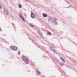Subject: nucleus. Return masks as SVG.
I'll return each mask as SVG.
<instances>
[{"label": "nucleus", "instance_id": "12", "mask_svg": "<svg viewBox=\"0 0 77 77\" xmlns=\"http://www.w3.org/2000/svg\"><path fill=\"white\" fill-rule=\"evenodd\" d=\"M0 9H2V8L1 7V6L0 5Z\"/></svg>", "mask_w": 77, "mask_h": 77}, {"label": "nucleus", "instance_id": "4", "mask_svg": "<svg viewBox=\"0 0 77 77\" xmlns=\"http://www.w3.org/2000/svg\"><path fill=\"white\" fill-rule=\"evenodd\" d=\"M14 47H15V46H11L10 47V49L12 50H13L14 48Z\"/></svg>", "mask_w": 77, "mask_h": 77}, {"label": "nucleus", "instance_id": "10", "mask_svg": "<svg viewBox=\"0 0 77 77\" xmlns=\"http://www.w3.org/2000/svg\"><path fill=\"white\" fill-rule=\"evenodd\" d=\"M19 8H21V5L20 4L19 5Z\"/></svg>", "mask_w": 77, "mask_h": 77}, {"label": "nucleus", "instance_id": "11", "mask_svg": "<svg viewBox=\"0 0 77 77\" xmlns=\"http://www.w3.org/2000/svg\"><path fill=\"white\" fill-rule=\"evenodd\" d=\"M18 54H19V55H20V51H19L18 53Z\"/></svg>", "mask_w": 77, "mask_h": 77}, {"label": "nucleus", "instance_id": "13", "mask_svg": "<svg viewBox=\"0 0 77 77\" xmlns=\"http://www.w3.org/2000/svg\"><path fill=\"white\" fill-rule=\"evenodd\" d=\"M63 65H64V64H63V65L61 64V66H63Z\"/></svg>", "mask_w": 77, "mask_h": 77}, {"label": "nucleus", "instance_id": "7", "mask_svg": "<svg viewBox=\"0 0 77 77\" xmlns=\"http://www.w3.org/2000/svg\"><path fill=\"white\" fill-rule=\"evenodd\" d=\"M43 15L44 17H47V15L45 14H43Z\"/></svg>", "mask_w": 77, "mask_h": 77}, {"label": "nucleus", "instance_id": "2", "mask_svg": "<svg viewBox=\"0 0 77 77\" xmlns=\"http://www.w3.org/2000/svg\"><path fill=\"white\" fill-rule=\"evenodd\" d=\"M31 17L32 18H35V15H34V14L32 12H31Z\"/></svg>", "mask_w": 77, "mask_h": 77}, {"label": "nucleus", "instance_id": "1", "mask_svg": "<svg viewBox=\"0 0 77 77\" xmlns=\"http://www.w3.org/2000/svg\"><path fill=\"white\" fill-rule=\"evenodd\" d=\"M22 59L23 60L24 62L26 63L27 64L29 63V61H28V60L26 58V57L23 56L22 57Z\"/></svg>", "mask_w": 77, "mask_h": 77}, {"label": "nucleus", "instance_id": "15", "mask_svg": "<svg viewBox=\"0 0 77 77\" xmlns=\"http://www.w3.org/2000/svg\"><path fill=\"white\" fill-rule=\"evenodd\" d=\"M33 26L32 25V27H33Z\"/></svg>", "mask_w": 77, "mask_h": 77}, {"label": "nucleus", "instance_id": "5", "mask_svg": "<svg viewBox=\"0 0 77 77\" xmlns=\"http://www.w3.org/2000/svg\"><path fill=\"white\" fill-rule=\"evenodd\" d=\"M13 50L16 51L17 50V48L15 46H14V48H13Z\"/></svg>", "mask_w": 77, "mask_h": 77}, {"label": "nucleus", "instance_id": "14", "mask_svg": "<svg viewBox=\"0 0 77 77\" xmlns=\"http://www.w3.org/2000/svg\"><path fill=\"white\" fill-rule=\"evenodd\" d=\"M38 73H40V72H38Z\"/></svg>", "mask_w": 77, "mask_h": 77}, {"label": "nucleus", "instance_id": "9", "mask_svg": "<svg viewBox=\"0 0 77 77\" xmlns=\"http://www.w3.org/2000/svg\"><path fill=\"white\" fill-rule=\"evenodd\" d=\"M48 35H51V33L49 32H48Z\"/></svg>", "mask_w": 77, "mask_h": 77}, {"label": "nucleus", "instance_id": "3", "mask_svg": "<svg viewBox=\"0 0 77 77\" xmlns=\"http://www.w3.org/2000/svg\"><path fill=\"white\" fill-rule=\"evenodd\" d=\"M19 17L20 18H21L22 19V20H23V21H24V18L23 17V16H22V15L21 14L19 15Z\"/></svg>", "mask_w": 77, "mask_h": 77}, {"label": "nucleus", "instance_id": "6", "mask_svg": "<svg viewBox=\"0 0 77 77\" xmlns=\"http://www.w3.org/2000/svg\"><path fill=\"white\" fill-rule=\"evenodd\" d=\"M60 59H61V60H63L64 62H65V60H64L63 58H62V57H60Z\"/></svg>", "mask_w": 77, "mask_h": 77}, {"label": "nucleus", "instance_id": "8", "mask_svg": "<svg viewBox=\"0 0 77 77\" xmlns=\"http://www.w3.org/2000/svg\"><path fill=\"white\" fill-rule=\"evenodd\" d=\"M53 20L54 22H55L56 21V19L55 18H54L53 19Z\"/></svg>", "mask_w": 77, "mask_h": 77}]
</instances>
